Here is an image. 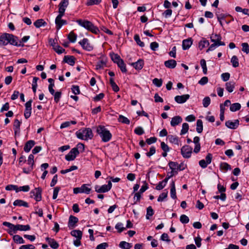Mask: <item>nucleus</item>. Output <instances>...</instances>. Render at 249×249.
Here are the masks:
<instances>
[{
    "instance_id": "6",
    "label": "nucleus",
    "mask_w": 249,
    "mask_h": 249,
    "mask_svg": "<svg viewBox=\"0 0 249 249\" xmlns=\"http://www.w3.org/2000/svg\"><path fill=\"white\" fill-rule=\"evenodd\" d=\"M79 153L77 148H73L71 150L69 153L65 156V159L68 161L73 160Z\"/></svg>"
},
{
    "instance_id": "28",
    "label": "nucleus",
    "mask_w": 249,
    "mask_h": 249,
    "mask_svg": "<svg viewBox=\"0 0 249 249\" xmlns=\"http://www.w3.org/2000/svg\"><path fill=\"white\" fill-rule=\"evenodd\" d=\"M170 195H171V197L173 199L177 198L175 183L174 181H172V182L171 184Z\"/></svg>"
},
{
    "instance_id": "11",
    "label": "nucleus",
    "mask_w": 249,
    "mask_h": 249,
    "mask_svg": "<svg viewBox=\"0 0 249 249\" xmlns=\"http://www.w3.org/2000/svg\"><path fill=\"white\" fill-rule=\"evenodd\" d=\"M64 15L58 14L55 18V23L57 30L60 29L63 25L67 24L66 20L62 19V18Z\"/></svg>"
},
{
    "instance_id": "16",
    "label": "nucleus",
    "mask_w": 249,
    "mask_h": 249,
    "mask_svg": "<svg viewBox=\"0 0 249 249\" xmlns=\"http://www.w3.org/2000/svg\"><path fill=\"white\" fill-rule=\"evenodd\" d=\"M190 98L189 94H184L182 95H177L175 97V100L178 104H183L185 103Z\"/></svg>"
},
{
    "instance_id": "24",
    "label": "nucleus",
    "mask_w": 249,
    "mask_h": 249,
    "mask_svg": "<svg viewBox=\"0 0 249 249\" xmlns=\"http://www.w3.org/2000/svg\"><path fill=\"white\" fill-rule=\"evenodd\" d=\"M143 60L140 59L137 62L132 63L131 65L133 66L136 70H140L143 68Z\"/></svg>"
},
{
    "instance_id": "34",
    "label": "nucleus",
    "mask_w": 249,
    "mask_h": 249,
    "mask_svg": "<svg viewBox=\"0 0 249 249\" xmlns=\"http://www.w3.org/2000/svg\"><path fill=\"white\" fill-rule=\"evenodd\" d=\"M118 66L120 68L122 72H126L127 71V69L126 68L125 64H124V61L122 60H120L119 62L117 63Z\"/></svg>"
},
{
    "instance_id": "58",
    "label": "nucleus",
    "mask_w": 249,
    "mask_h": 249,
    "mask_svg": "<svg viewBox=\"0 0 249 249\" xmlns=\"http://www.w3.org/2000/svg\"><path fill=\"white\" fill-rule=\"evenodd\" d=\"M134 132L138 135H142L144 133V132L142 127L139 126L135 129Z\"/></svg>"
},
{
    "instance_id": "44",
    "label": "nucleus",
    "mask_w": 249,
    "mask_h": 249,
    "mask_svg": "<svg viewBox=\"0 0 249 249\" xmlns=\"http://www.w3.org/2000/svg\"><path fill=\"white\" fill-rule=\"evenodd\" d=\"M220 169L225 171L231 169V166L226 162H222L220 165Z\"/></svg>"
},
{
    "instance_id": "43",
    "label": "nucleus",
    "mask_w": 249,
    "mask_h": 249,
    "mask_svg": "<svg viewBox=\"0 0 249 249\" xmlns=\"http://www.w3.org/2000/svg\"><path fill=\"white\" fill-rule=\"evenodd\" d=\"M134 39L138 45L142 47L144 46V43L143 42L141 41L140 36L138 34H136L134 36Z\"/></svg>"
},
{
    "instance_id": "7",
    "label": "nucleus",
    "mask_w": 249,
    "mask_h": 249,
    "mask_svg": "<svg viewBox=\"0 0 249 249\" xmlns=\"http://www.w3.org/2000/svg\"><path fill=\"white\" fill-rule=\"evenodd\" d=\"M192 148L188 145H185L181 148V153L184 158H189L191 157L192 153Z\"/></svg>"
},
{
    "instance_id": "3",
    "label": "nucleus",
    "mask_w": 249,
    "mask_h": 249,
    "mask_svg": "<svg viewBox=\"0 0 249 249\" xmlns=\"http://www.w3.org/2000/svg\"><path fill=\"white\" fill-rule=\"evenodd\" d=\"M77 137L80 139L88 141L91 140L93 135L90 128H86L79 130L76 132Z\"/></svg>"
},
{
    "instance_id": "27",
    "label": "nucleus",
    "mask_w": 249,
    "mask_h": 249,
    "mask_svg": "<svg viewBox=\"0 0 249 249\" xmlns=\"http://www.w3.org/2000/svg\"><path fill=\"white\" fill-rule=\"evenodd\" d=\"M13 205L15 206H23L26 208L29 207V205L27 202L21 199L16 200L14 202Z\"/></svg>"
},
{
    "instance_id": "52",
    "label": "nucleus",
    "mask_w": 249,
    "mask_h": 249,
    "mask_svg": "<svg viewBox=\"0 0 249 249\" xmlns=\"http://www.w3.org/2000/svg\"><path fill=\"white\" fill-rule=\"evenodd\" d=\"M211 103V99L209 97H206L203 100V105L205 107H207Z\"/></svg>"
},
{
    "instance_id": "4",
    "label": "nucleus",
    "mask_w": 249,
    "mask_h": 249,
    "mask_svg": "<svg viewBox=\"0 0 249 249\" xmlns=\"http://www.w3.org/2000/svg\"><path fill=\"white\" fill-rule=\"evenodd\" d=\"M78 24L82 27L85 28L88 31L91 32L94 34H97L99 32V29L97 27L95 26L91 22L86 20L78 19L76 21Z\"/></svg>"
},
{
    "instance_id": "1",
    "label": "nucleus",
    "mask_w": 249,
    "mask_h": 249,
    "mask_svg": "<svg viewBox=\"0 0 249 249\" xmlns=\"http://www.w3.org/2000/svg\"><path fill=\"white\" fill-rule=\"evenodd\" d=\"M18 37L12 34L3 33L0 36V46H5L9 43L16 46L23 47L24 44H18Z\"/></svg>"
},
{
    "instance_id": "2",
    "label": "nucleus",
    "mask_w": 249,
    "mask_h": 249,
    "mask_svg": "<svg viewBox=\"0 0 249 249\" xmlns=\"http://www.w3.org/2000/svg\"><path fill=\"white\" fill-rule=\"evenodd\" d=\"M97 132L100 135L102 141L104 142L109 141L112 138V134L105 126L99 125L97 127Z\"/></svg>"
},
{
    "instance_id": "12",
    "label": "nucleus",
    "mask_w": 249,
    "mask_h": 249,
    "mask_svg": "<svg viewBox=\"0 0 249 249\" xmlns=\"http://www.w3.org/2000/svg\"><path fill=\"white\" fill-rule=\"evenodd\" d=\"M79 43L82 47L83 49L87 51H91L93 50V48L89 43L88 38H84L82 40L79 42Z\"/></svg>"
},
{
    "instance_id": "45",
    "label": "nucleus",
    "mask_w": 249,
    "mask_h": 249,
    "mask_svg": "<svg viewBox=\"0 0 249 249\" xmlns=\"http://www.w3.org/2000/svg\"><path fill=\"white\" fill-rule=\"evenodd\" d=\"M76 37H77L76 35H75L72 32H71L68 36V39L71 42H74L76 41Z\"/></svg>"
},
{
    "instance_id": "35",
    "label": "nucleus",
    "mask_w": 249,
    "mask_h": 249,
    "mask_svg": "<svg viewBox=\"0 0 249 249\" xmlns=\"http://www.w3.org/2000/svg\"><path fill=\"white\" fill-rule=\"evenodd\" d=\"M196 131L200 133L203 131V122L201 120H197L196 122Z\"/></svg>"
},
{
    "instance_id": "59",
    "label": "nucleus",
    "mask_w": 249,
    "mask_h": 249,
    "mask_svg": "<svg viewBox=\"0 0 249 249\" xmlns=\"http://www.w3.org/2000/svg\"><path fill=\"white\" fill-rule=\"evenodd\" d=\"M55 52L58 54H61L65 52V50L60 47L59 45H57L55 48L53 49Z\"/></svg>"
},
{
    "instance_id": "14",
    "label": "nucleus",
    "mask_w": 249,
    "mask_h": 249,
    "mask_svg": "<svg viewBox=\"0 0 249 249\" xmlns=\"http://www.w3.org/2000/svg\"><path fill=\"white\" fill-rule=\"evenodd\" d=\"M69 4V0H62L59 4V14L64 15L66 8Z\"/></svg>"
},
{
    "instance_id": "13",
    "label": "nucleus",
    "mask_w": 249,
    "mask_h": 249,
    "mask_svg": "<svg viewBox=\"0 0 249 249\" xmlns=\"http://www.w3.org/2000/svg\"><path fill=\"white\" fill-rule=\"evenodd\" d=\"M211 41L215 44H219V46H224L225 43L221 41V37L219 35L212 34L210 37Z\"/></svg>"
},
{
    "instance_id": "46",
    "label": "nucleus",
    "mask_w": 249,
    "mask_h": 249,
    "mask_svg": "<svg viewBox=\"0 0 249 249\" xmlns=\"http://www.w3.org/2000/svg\"><path fill=\"white\" fill-rule=\"evenodd\" d=\"M154 214V211L151 206H149L147 208L146 218L147 219H149L150 217Z\"/></svg>"
},
{
    "instance_id": "61",
    "label": "nucleus",
    "mask_w": 249,
    "mask_h": 249,
    "mask_svg": "<svg viewBox=\"0 0 249 249\" xmlns=\"http://www.w3.org/2000/svg\"><path fill=\"white\" fill-rule=\"evenodd\" d=\"M71 90L72 92L75 94H79L80 93L79 88L78 86L73 85L72 86Z\"/></svg>"
},
{
    "instance_id": "39",
    "label": "nucleus",
    "mask_w": 249,
    "mask_h": 249,
    "mask_svg": "<svg viewBox=\"0 0 249 249\" xmlns=\"http://www.w3.org/2000/svg\"><path fill=\"white\" fill-rule=\"evenodd\" d=\"M106 65V61L104 59L100 60L98 61L96 65V69L97 70L103 68Z\"/></svg>"
},
{
    "instance_id": "62",
    "label": "nucleus",
    "mask_w": 249,
    "mask_h": 249,
    "mask_svg": "<svg viewBox=\"0 0 249 249\" xmlns=\"http://www.w3.org/2000/svg\"><path fill=\"white\" fill-rule=\"evenodd\" d=\"M157 138L153 137L147 139L146 140V142L148 144H151L152 143L156 142H157Z\"/></svg>"
},
{
    "instance_id": "60",
    "label": "nucleus",
    "mask_w": 249,
    "mask_h": 249,
    "mask_svg": "<svg viewBox=\"0 0 249 249\" xmlns=\"http://www.w3.org/2000/svg\"><path fill=\"white\" fill-rule=\"evenodd\" d=\"M160 146L162 150L165 152H169L170 150L169 146L163 142L160 143Z\"/></svg>"
},
{
    "instance_id": "57",
    "label": "nucleus",
    "mask_w": 249,
    "mask_h": 249,
    "mask_svg": "<svg viewBox=\"0 0 249 249\" xmlns=\"http://www.w3.org/2000/svg\"><path fill=\"white\" fill-rule=\"evenodd\" d=\"M242 51L246 53H249V46L247 43H243L242 44Z\"/></svg>"
},
{
    "instance_id": "8",
    "label": "nucleus",
    "mask_w": 249,
    "mask_h": 249,
    "mask_svg": "<svg viewBox=\"0 0 249 249\" xmlns=\"http://www.w3.org/2000/svg\"><path fill=\"white\" fill-rule=\"evenodd\" d=\"M88 184H84L80 187H76L73 189V193L77 194L78 193H85L89 194L91 189L87 187Z\"/></svg>"
},
{
    "instance_id": "29",
    "label": "nucleus",
    "mask_w": 249,
    "mask_h": 249,
    "mask_svg": "<svg viewBox=\"0 0 249 249\" xmlns=\"http://www.w3.org/2000/svg\"><path fill=\"white\" fill-rule=\"evenodd\" d=\"M168 140L171 143H174L177 145H179V141L178 137L174 135H169L168 136Z\"/></svg>"
},
{
    "instance_id": "31",
    "label": "nucleus",
    "mask_w": 249,
    "mask_h": 249,
    "mask_svg": "<svg viewBox=\"0 0 249 249\" xmlns=\"http://www.w3.org/2000/svg\"><path fill=\"white\" fill-rule=\"evenodd\" d=\"M209 45V42L208 40L205 38H203L199 42L198 44V47L200 50H202L203 48L208 47Z\"/></svg>"
},
{
    "instance_id": "54",
    "label": "nucleus",
    "mask_w": 249,
    "mask_h": 249,
    "mask_svg": "<svg viewBox=\"0 0 249 249\" xmlns=\"http://www.w3.org/2000/svg\"><path fill=\"white\" fill-rule=\"evenodd\" d=\"M168 165L171 170L177 171V167L178 166V163L174 161H170L168 163Z\"/></svg>"
},
{
    "instance_id": "38",
    "label": "nucleus",
    "mask_w": 249,
    "mask_h": 249,
    "mask_svg": "<svg viewBox=\"0 0 249 249\" xmlns=\"http://www.w3.org/2000/svg\"><path fill=\"white\" fill-rule=\"evenodd\" d=\"M110 56H111V59L112 60V61L114 63H116L117 64L118 62H119L120 60H122L120 56L118 54L112 53L110 54Z\"/></svg>"
},
{
    "instance_id": "42",
    "label": "nucleus",
    "mask_w": 249,
    "mask_h": 249,
    "mask_svg": "<svg viewBox=\"0 0 249 249\" xmlns=\"http://www.w3.org/2000/svg\"><path fill=\"white\" fill-rule=\"evenodd\" d=\"M189 129V124L187 123H184L182 124V129L180 132V135H184L186 134Z\"/></svg>"
},
{
    "instance_id": "30",
    "label": "nucleus",
    "mask_w": 249,
    "mask_h": 249,
    "mask_svg": "<svg viewBox=\"0 0 249 249\" xmlns=\"http://www.w3.org/2000/svg\"><path fill=\"white\" fill-rule=\"evenodd\" d=\"M34 24L36 28H40L41 26H45L47 25V22L43 19H38L36 20Z\"/></svg>"
},
{
    "instance_id": "9",
    "label": "nucleus",
    "mask_w": 249,
    "mask_h": 249,
    "mask_svg": "<svg viewBox=\"0 0 249 249\" xmlns=\"http://www.w3.org/2000/svg\"><path fill=\"white\" fill-rule=\"evenodd\" d=\"M41 193L42 189L40 188H36L34 190L31 191V197H33V196H34L35 199L36 201H40L42 199Z\"/></svg>"
},
{
    "instance_id": "55",
    "label": "nucleus",
    "mask_w": 249,
    "mask_h": 249,
    "mask_svg": "<svg viewBox=\"0 0 249 249\" xmlns=\"http://www.w3.org/2000/svg\"><path fill=\"white\" fill-rule=\"evenodd\" d=\"M54 101L57 103L59 100H60V99L61 98V92H60V91H57L56 92H54Z\"/></svg>"
},
{
    "instance_id": "17",
    "label": "nucleus",
    "mask_w": 249,
    "mask_h": 249,
    "mask_svg": "<svg viewBox=\"0 0 249 249\" xmlns=\"http://www.w3.org/2000/svg\"><path fill=\"white\" fill-rule=\"evenodd\" d=\"M78 222V219L73 215H70L69 219L68 227L70 229H73L76 226V224Z\"/></svg>"
},
{
    "instance_id": "25",
    "label": "nucleus",
    "mask_w": 249,
    "mask_h": 249,
    "mask_svg": "<svg viewBox=\"0 0 249 249\" xmlns=\"http://www.w3.org/2000/svg\"><path fill=\"white\" fill-rule=\"evenodd\" d=\"M95 191L98 193H106L109 191V189L107 188V186H106V185H103L100 187L98 185H96L95 186Z\"/></svg>"
},
{
    "instance_id": "63",
    "label": "nucleus",
    "mask_w": 249,
    "mask_h": 249,
    "mask_svg": "<svg viewBox=\"0 0 249 249\" xmlns=\"http://www.w3.org/2000/svg\"><path fill=\"white\" fill-rule=\"evenodd\" d=\"M35 247L32 244L22 245L19 249H35Z\"/></svg>"
},
{
    "instance_id": "47",
    "label": "nucleus",
    "mask_w": 249,
    "mask_h": 249,
    "mask_svg": "<svg viewBox=\"0 0 249 249\" xmlns=\"http://www.w3.org/2000/svg\"><path fill=\"white\" fill-rule=\"evenodd\" d=\"M102 0H88L86 3V5L88 6H90L93 5L99 4Z\"/></svg>"
},
{
    "instance_id": "19",
    "label": "nucleus",
    "mask_w": 249,
    "mask_h": 249,
    "mask_svg": "<svg viewBox=\"0 0 249 249\" xmlns=\"http://www.w3.org/2000/svg\"><path fill=\"white\" fill-rule=\"evenodd\" d=\"M63 61L71 66H73L75 62V58L73 56L65 55Z\"/></svg>"
},
{
    "instance_id": "36",
    "label": "nucleus",
    "mask_w": 249,
    "mask_h": 249,
    "mask_svg": "<svg viewBox=\"0 0 249 249\" xmlns=\"http://www.w3.org/2000/svg\"><path fill=\"white\" fill-rule=\"evenodd\" d=\"M109 82L114 91L117 92L119 90V88L114 82L113 78H110L109 79Z\"/></svg>"
},
{
    "instance_id": "5",
    "label": "nucleus",
    "mask_w": 249,
    "mask_h": 249,
    "mask_svg": "<svg viewBox=\"0 0 249 249\" xmlns=\"http://www.w3.org/2000/svg\"><path fill=\"white\" fill-rule=\"evenodd\" d=\"M71 234L76 238V239L73 241V244L76 247H79L81 245V240L82 237V231L78 230H72L71 232Z\"/></svg>"
},
{
    "instance_id": "40",
    "label": "nucleus",
    "mask_w": 249,
    "mask_h": 249,
    "mask_svg": "<svg viewBox=\"0 0 249 249\" xmlns=\"http://www.w3.org/2000/svg\"><path fill=\"white\" fill-rule=\"evenodd\" d=\"M118 121H119V122H121L123 124H130L129 120L127 118L124 116L122 115H120L119 116Z\"/></svg>"
},
{
    "instance_id": "21",
    "label": "nucleus",
    "mask_w": 249,
    "mask_h": 249,
    "mask_svg": "<svg viewBox=\"0 0 249 249\" xmlns=\"http://www.w3.org/2000/svg\"><path fill=\"white\" fill-rule=\"evenodd\" d=\"M35 142L33 140H30L26 142L24 147V150L26 152H29L31 148L35 145Z\"/></svg>"
},
{
    "instance_id": "49",
    "label": "nucleus",
    "mask_w": 249,
    "mask_h": 249,
    "mask_svg": "<svg viewBox=\"0 0 249 249\" xmlns=\"http://www.w3.org/2000/svg\"><path fill=\"white\" fill-rule=\"evenodd\" d=\"M34 156L33 154H30L28 158L27 162L28 164L30 165V167H32L33 168V166L34 165Z\"/></svg>"
},
{
    "instance_id": "22",
    "label": "nucleus",
    "mask_w": 249,
    "mask_h": 249,
    "mask_svg": "<svg viewBox=\"0 0 249 249\" xmlns=\"http://www.w3.org/2000/svg\"><path fill=\"white\" fill-rule=\"evenodd\" d=\"M182 121V118L179 116H176L172 118L171 121V125L172 126H175L177 125H178L179 124L181 123Z\"/></svg>"
},
{
    "instance_id": "33",
    "label": "nucleus",
    "mask_w": 249,
    "mask_h": 249,
    "mask_svg": "<svg viewBox=\"0 0 249 249\" xmlns=\"http://www.w3.org/2000/svg\"><path fill=\"white\" fill-rule=\"evenodd\" d=\"M119 247L123 249H130L132 246L131 244L125 241H121L119 244Z\"/></svg>"
},
{
    "instance_id": "32",
    "label": "nucleus",
    "mask_w": 249,
    "mask_h": 249,
    "mask_svg": "<svg viewBox=\"0 0 249 249\" xmlns=\"http://www.w3.org/2000/svg\"><path fill=\"white\" fill-rule=\"evenodd\" d=\"M13 239L17 244H24L25 242L22 237L19 235H14L13 236Z\"/></svg>"
},
{
    "instance_id": "10",
    "label": "nucleus",
    "mask_w": 249,
    "mask_h": 249,
    "mask_svg": "<svg viewBox=\"0 0 249 249\" xmlns=\"http://www.w3.org/2000/svg\"><path fill=\"white\" fill-rule=\"evenodd\" d=\"M206 160H201L199 161V165L202 168H205L207 165L212 162V155L210 153L208 154L206 157Z\"/></svg>"
},
{
    "instance_id": "53",
    "label": "nucleus",
    "mask_w": 249,
    "mask_h": 249,
    "mask_svg": "<svg viewBox=\"0 0 249 249\" xmlns=\"http://www.w3.org/2000/svg\"><path fill=\"white\" fill-rule=\"evenodd\" d=\"M167 195L168 191H166V192H163L159 196L158 198V201L159 202L163 201L167 197Z\"/></svg>"
},
{
    "instance_id": "41",
    "label": "nucleus",
    "mask_w": 249,
    "mask_h": 249,
    "mask_svg": "<svg viewBox=\"0 0 249 249\" xmlns=\"http://www.w3.org/2000/svg\"><path fill=\"white\" fill-rule=\"evenodd\" d=\"M115 229L117 230L118 232L119 233L122 232L125 230V228L123 226V224L121 222L117 223L115 227Z\"/></svg>"
},
{
    "instance_id": "26",
    "label": "nucleus",
    "mask_w": 249,
    "mask_h": 249,
    "mask_svg": "<svg viewBox=\"0 0 249 249\" xmlns=\"http://www.w3.org/2000/svg\"><path fill=\"white\" fill-rule=\"evenodd\" d=\"M46 241H48L49 244L51 246V247L53 249H57L59 247L58 243L55 241L53 239L50 238L49 237H47L46 238Z\"/></svg>"
},
{
    "instance_id": "51",
    "label": "nucleus",
    "mask_w": 249,
    "mask_h": 249,
    "mask_svg": "<svg viewBox=\"0 0 249 249\" xmlns=\"http://www.w3.org/2000/svg\"><path fill=\"white\" fill-rule=\"evenodd\" d=\"M153 83L157 87H160L162 85V81L161 79L155 78L153 80Z\"/></svg>"
},
{
    "instance_id": "37",
    "label": "nucleus",
    "mask_w": 249,
    "mask_h": 249,
    "mask_svg": "<svg viewBox=\"0 0 249 249\" xmlns=\"http://www.w3.org/2000/svg\"><path fill=\"white\" fill-rule=\"evenodd\" d=\"M2 224H3V225L6 226L10 229V230L8 231V233L12 235L13 234L12 231H13V230H14V225H13L8 222H6V221L3 222Z\"/></svg>"
},
{
    "instance_id": "64",
    "label": "nucleus",
    "mask_w": 249,
    "mask_h": 249,
    "mask_svg": "<svg viewBox=\"0 0 249 249\" xmlns=\"http://www.w3.org/2000/svg\"><path fill=\"white\" fill-rule=\"evenodd\" d=\"M208 82V78L207 77L204 76L201 78L198 81V84L201 85H204L207 84Z\"/></svg>"
},
{
    "instance_id": "48",
    "label": "nucleus",
    "mask_w": 249,
    "mask_h": 249,
    "mask_svg": "<svg viewBox=\"0 0 249 249\" xmlns=\"http://www.w3.org/2000/svg\"><path fill=\"white\" fill-rule=\"evenodd\" d=\"M200 65L203 69V73L206 74L207 72L206 62L205 59H202L200 60Z\"/></svg>"
},
{
    "instance_id": "20",
    "label": "nucleus",
    "mask_w": 249,
    "mask_h": 249,
    "mask_svg": "<svg viewBox=\"0 0 249 249\" xmlns=\"http://www.w3.org/2000/svg\"><path fill=\"white\" fill-rule=\"evenodd\" d=\"M193 43V40L191 38L184 39L182 41V49L184 50L189 49Z\"/></svg>"
},
{
    "instance_id": "15",
    "label": "nucleus",
    "mask_w": 249,
    "mask_h": 249,
    "mask_svg": "<svg viewBox=\"0 0 249 249\" xmlns=\"http://www.w3.org/2000/svg\"><path fill=\"white\" fill-rule=\"evenodd\" d=\"M30 229H31V227L29 225H23L18 224L16 225H14L13 232L14 233H16L17 231H29Z\"/></svg>"
},
{
    "instance_id": "50",
    "label": "nucleus",
    "mask_w": 249,
    "mask_h": 249,
    "mask_svg": "<svg viewBox=\"0 0 249 249\" xmlns=\"http://www.w3.org/2000/svg\"><path fill=\"white\" fill-rule=\"evenodd\" d=\"M180 221L183 224H187L189 222V218L187 215L182 214L180 217Z\"/></svg>"
},
{
    "instance_id": "56",
    "label": "nucleus",
    "mask_w": 249,
    "mask_h": 249,
    "mask_svg": "<svg viewBox=\"0 0 249 249\" xmlns=\"http://www.w3.org/2000/svg\"><path fill=\"white\" fill-rule=\"evenodd\" d=\"M156 153V148L154 146H152L150 148V150L148 152L146 153V155L150 157L151 156L153 155Z\"/></svg>"
},
{
    "instance_id": "23",
    "label": "nucleus",
    "mask_w": 249,
    "mask_h": 249,
    "mask_svg": "<svg viewBox=\"0 0 249 249\" xmlns=\"http://www.w3.org/2000/svg\"><path fill=\"white\" fill-rule=\"evenodd\" d=\"M164 65L169 69H174L177 65V62L174 59H170L164 62Z\"/></svg>"
},
{
    "instance_id": "18",
    "label": "nucleus",
    "mask_w": 249,
    "mask_h": 249,
    "mask_svg": "<svg viewBox=\"0 0 249 249\" xmlns=\"http://www.w3.org/2000/svg\"><path fill=\"white\" fill-rule=\"evenodd\" d=\"M200 138L199 137L196 136L194 138L193 142L195 144V147L194 149V152L195 153H197L200 150V143H199Z\"/></svg>"
}]
</instances>
